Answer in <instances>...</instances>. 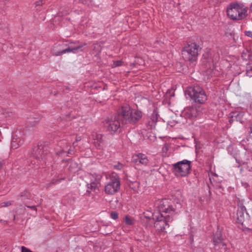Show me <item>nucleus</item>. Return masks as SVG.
<instances>
[{
	"mask_svg": "<svg viewBox=\"0 0 252 252\" xmlns=\"http://www.w3.org/2000/svg\"><path fill=\"white\" fill-rule=\"evenodd\" d=\"M142 113L138 110H132L128 105L123 106L116 115L105 120L104 126L111 134L121 131L120 122L123 125L128 123L134 124L142 117Z\"/></svg>",
	"mask_w": 252,
	"mask_h": 252,
	"instance_id": "f257e3e1",
	"label": "nucleus"
},
{
	"mask_svg": "<svg viewBox=\"0 0 252 252\" xmlns=\"http://www.w3.org/2000/svg\"><path fill=\"white\" fill-rule=\"evenodd\" d=\"M247 9L243 5L237 2L231 3L228 6L227 14L233 20H240L247 16Z\"/></svg>",
	"mask_w": 252,
	"mask_h": 252,
	"instance_id": "f03ea898",
	"label": "nucleus"
},
{
	"mask_svg": "<svg viewBox=\"0 0 252 252\" xmlns=\"http://www.w3.org/2000/svg\"><path fill=\"white\" fill-rule=\"evenodd\" d=\"M185 93L195 103L203 104L207 99L205 91L198 85L188 87Z\"/></svg>",
	"mask_w": 252,
	"mask_h": 252,
	"instance_id": "7ed1b4c3",
	"label": "nucleus"
},
{
	"mask_svg": "<svg viewBox=\"0 0 252 252\" xmlns=\"http://www.w3.org/2000/svg\"><path fill=\"white\" fill-rule=\"evenodd\" d=\"M153 220H155L154 226L157 231L159 233L165 232L166 227H169L168 222L172 221V217L169 215L163 216L161 213H155Z\"/></svg>",
	"mask_w": 252,
	"mask_h": 252,
	"instance_id": "20e7f679",
	"label": "nucleus"
},
{
	"mask_svg": "<svg viewBox=\"0 0 252 252\" xmlns=\"http://www.w3.org/2000/svg\"><path fill=\"white\" fill-rule=\"evenodd\" d=\"M191 162L187 159H184L172 164V170L177 177L187 176L190 173Z\"/></svg>",
	"mask_w": 252,
	"mask_h": 252,
	"instance_id": "39448f33",
	"label": "nucleus"
},
{
	"mask_svg": "<svg viewBox=\"0 0 252 252\" xmlns=\"http://www.w3.org/2000/svg\"><path fill=\"white\" fill-rule=\"evenodd\" d=\"M199 45L191 42L186 45L182 50V56L186 61H195L198 55Z\"/></svg>",
	"mask_w": 252,
	"mask_h": 252,
	"instance_id": "423d86ee",
	"label": "nucleus"
},
{
	"mask_svg": "<svg viewBox=\"0 0 252 252\" xmlns=\"http://www.w3.org/2000/svg\"><path fill=\"white\" fill-rule=\"evenodd\" d=\"M120 188V181L118 175L113 173L110 175L108 182L105 186L104 191L108 195H113Z\"/></svg>",
	"mask_w": 252,
	"mask_h": 252,
	"instance_id": "0eeeda50",
	"label": "nucleus"
},
{
	"mask_svg": "<svg viewBox=\"0 0 252 252\" xmlns=\"http://www.w3.org/2000/svg\"><path fill=\"white\" fill-rule=\"evenodd\" d=\"M238 208L237 213L238 222L246 227L251 226L252 224L250 219V216L247 213L245 207L240 202L238 203Z\"/></svg>",
	"mask_w": 252,
	"mask_h": 252,
	"instance_id": "6e6552de",
	"label": "nucleus"
},
{
	"mask_svg": "<svg viewBox=\"0 0 252 252\" xmlns=\"http://www.w3.org/2000/svg\"><path fill=\"white\" fill-rule=\"evenodd\" d=\"M101 178L102 175L100 174L94 173L91 175L90 183L87 184V191L89 193L93 191L97 192L99 190Z\"/></svg>",
	"mask_w": 252,
	"mask_h": 252,
	"instance_id": "1a4fd4ad",
	"label": "nucleus"
},
{
	"mask_svg": "<svg viewBox=\"0 0 252 252\" xmlns=\"http://www.w3.org/2000/svg\"><path fill=\"white\" fill-rule=\"evenodd\" d=\"M93 144L98 149H102L105 145L104 136L100 132L94 131L91 135Z\"/></svg>",
	"mask_w": 252,
	"mask_h": 252,
	"instance_id": "9d476101",
	"label": "nucleus"
},
{
	"mask_svg": "<svg viewBox=\"0 0 252 252\" xmlns=\"http://www.w3.org/2000/svg\"><path fill=\"white\" fill-rule=\"evenodd\" d=\"M47 148L42 145L35 147L32 152V156L37 160L41 162L47 156Z\"/></svg>",
	"mask_w": 252,
	"mask_h": 252,
	"instance_id": "9b49d317",
	"label": "nucleus"
},
{
	"mask_svg": "<svg viewBox=\"0 0 252 252\" xmlns=\"http://www.w3.org/2000/svg\"><path fill=\"white\" fill-rule=\"evenodd\" d=\"M170 200L167 199H163L157 201L158 207L160 212L165 213H170L174 212L175 209L170 204Z\"/></svg>",
	"mask_w": 252,
	"mask_h": 252,
	"instance_id": "f8f14e48",
	"label": "nucleus"
},
{
	"mask_svg": "<svg viewBox=\"0 0 252 252\" xmlns=\"http://www.w3.org/2000/svg\"><path fill=\"white\" fill-rule=\"evenodd\" d=\"M200 114L198 108L195 106H189L187 107L183 113V114L187 118L193 119L197 117Z\"/></svg>",
	"mask_w": 252,
	"mask_h": 252,
	"instance_id": "ddd939ff",
	"label": "nucleus"
},
{
	"mask_svg": "<svg viewBox=\"0 0 252 252\" xmlns=\"http://www.w3.org/2000/svg\"><path fill=\"white\" fill-rule=\"evenodd\" d=\"M214 243L216 247L218 246L219 249L223 248L225 249V244L223 242V238L221 231L218 228L214 234Z\"/></svg>",
	"mask_w": 252,
	"mask_h": 252,
	"instance_id": "4468645a",
	"label": "nucleus"
},
{
	"mask_svg": "<svg viewBox=\"0 0 252 252\" xmlns=\"http://www.w3.org/2000/svg\"><path fill=\"white\" fill-rule=\"evenodd\" d=\"M132 159L134 163H140L144 166L147 165L149 162L148 157L142 153H138L133 156Z\"/></svg>",
	"mask_w": 252,
	"mask_h": 252,
	"instance_id": "2eb2a0df",
	"label": "nucleus"
},
{
	"mask_svg": "<svg viewBox=\"0 0 252 252\" xmlns=\"http://www.w3.org/2000/svg\"><path fill=\"white\" fill-rule=\"evenodd\" d=\"M244 113L243 112L234 111L230 114V119L229 122L231 123L233 121H236L242 122Z\"/></svg>",
	"mask_w": 252,
	"mask_h": 252,
	"instance_id": "dca6fc26",
	"label": "nucleus"
},
{
	"mask_svg": "<svg viewBox=\"0 0 252 252\" xmlns=\"http://www.w3.org/2000/svg\"><path fill=\"white\" fill-rule=\"evenodd\" d=\"M158 115L156 112H154L151 116L150 120L149 121L147 128L148 129H153L155 127V125L158 121Z\"/></svg>",
	"mask_w": 252,
	"mask_h": 252,
	"instance_id": "f3484780",
	"label": "nucleus"
},
{
	"mask_svg": "<svg viewBox=\"0 0 252 252\" xmlns=\"http://www.w3.org/2000/svg\"><path fill=\"white\" fill-rule=\"evenodd\" d=\"M23 143V141L20 137L14 136L11 140V147L12 149H16Z\"/></svg>",
	"mask_w": 252,
	"mask_h": 252,
	"instance_id": "a211bd4d",
	"label": "nucleus"
},
{
	"mask_svg": "<svg viewBox=\"0 0 252 252\" xmlns=\"http://www.w3.org/2000/svg\"><path fill=\"white\" fill-rule=\"evenodd\" d=\"M40 119V116H37L36 117L33 116H30V117L28 119L27 124L29 125L34 126L38 124Z\"/></svg>",
	"mask_w": 252,
	"mask_h": 252,
	"instance_id": "6ab92c4d",
	"label": "nucleus"
},
{
	"mask_svg": "<svg viewBox=\"0 0 252 252\" xmlns=\"http://www.w3.org/2000/svg\"><path fill=\"white\" fill-rule=\"evenodd\" d=\"M62 144H64L65 145H63V146L62 147V150H61V151L57 152V154L60 155H62L64 153L71 154L72 152L71 151V150H68V147H69L68 143L64 141H63V142H62Z\"/></svg>",
	"mask_w": 252,
	"mask_h": 252,
	"instance_id": "aec40b11",
	"label": "nucleus"
},
{
	"mask_svg": "<svg viewBox=\"0 0 252 252\" xmlns=\"http://www.w3.org/2000/svg\"><path fill=\"white\" fill-rule=\"evenodd\" d=\"M71 46H69L68 48H66L65 49L59 52H56L55 51V49L54 48L52 50V54L56 56H61L63 54L67 53H71Z\"/></svg>",
	"mask_w": 252,
	"mask_h": 252,
	"instance_id": "412c9836",
	"label": "nucleus"
},
{
	"mask_svg": "<svg viewBox=\"0 0 252 252\" xmlns=\"http://www.w3.org/2000/svg\"><path fill=\"white\" fill-rule=\"evenodd\" d=\"M86 45V43H84L83 44H80L75 47L71 46V53L76 54L79 53V52H82L83 51L82 49V47Z\"/></svg>",
	"mask_w": 252,
	"mask_h": 252,
	"instance_id": "4be33fe9",
	"label": "nucleus"
},
{
	"mask_svg": "<svg viewBox=\"0 0 252 252\" xmlns=\"http://www.w3.org/2000/svg\"><path fill=\"white\" fill-rule=\"evenodd\" d=\"M246 74L249 77H252V63L247 64Z\"/></svg>",
	"mask_w": 252,
	"mask_h": 252,
	"instance_id": "5701e85b",
	"label": "nucleus"
},
{
	"mask_svg": "<svg viewBox=\"0 0 252 252\" xmlns=\"http://www.w3.org/2000/svg\"><path fill=\"white\" fill-rule=\"evenodd\" d=\"M20 197L24 200L30 199L31 198V194L28 191L25 190L21 193Z\"/></svg>",
	"mask_w": 252,
	"mask_h": 252,
	"instance_id": "b1692460",
	"label": "nucleus"
},
{
	"mask_svg": "<svg viewBox=\"0 0 252 252\" xmlns=\"http://www.w3.org/2000/svg\"><path fill=\"white\" fill-rule=\"evenodd\" d=\"M69 170L71 172H75L77 170V164L76 162H72L69 166Z\"/></svg>",
	"mask_w": 252,
	"mask_h": 252,
	"instance_id": "393cba45",
	"label": "nucleus"
},
{
	"mask_svg": "<svg viewBox=\"0 0 252 252\" xmlns=\"http://www.w3.org/2000/svg\"><path fill=\"white\" fill-rule=\"evenodd\" d=\"M125 223L128 225H131L133 224L132 220L130 219L128 216H126L125 219Z\"/></svg>",
	"mask_w": 252,
	"mask_h": 252,
	"instance_id": "a878e982",
	"label": "nucleus"
},
{
	"mask_svg": "<svg viewBox=\"0 0 252 252\" xmlns=\"http://www.w3.org/2000/svg\"><path fill=\"white\" fill-rule=\"evenodd\" d=\"M122 62L121 61H113V64L112 65V66L113 67H115L117 66H121L122 65Z\"/></svg>",
	"mask_w": 252,
	"mask_h": 252,
	"instance_id": "bb28decb",
	"label": "nucleus"
},
{
	"mask_svg": "<svg viewBox=\"0 0 252 252\" xmlns=\"http://www.w3.org/2000/svg\"><path fill=\"white\" fill-rule=\"evenodd\" d=\"M12 202H13V201L3 202L1 203L0 205L2 207H6L11 205L12 204Z\"/></svg>",
	"mask_w": 252,
	"mask_h": 252,
	"instance_id": "cd10ccee",
	"label": "nucleus"
},
{
	"mask_svg": "<svg viewBox=\"0 0 252 252\" xmlns=\"http://www.w3.org/2000/svg\"><path fill=\"white\" fill-rule=\"evenodd\" d=\"M123 164L119 162L114 165V168L117 170H122L123 168Z\"/></svg>",
	"mask_w": 252,
	"mask_h": 252,
	"instance_id": "c85d7f7f",
	"label": "nucleus"
},
{
	"mask_svg": "<svg viewBox=\"0 0 252 252\" xmlns=\"http://www.w3.org/2000/svg\"><path fill=\"white\" fill-rule=\"evenodd\" d=\"M169 149V146L167 144H165L162 148V152L165 154L167 153Z\"/></svg>",
	"mask_w": 252,
	"mask_h": 252,
	"instance_id": "c756f323",
	"label": "nucleus"
},
{
	"mask_svg": "<svg viewBox=\"0 0 252 252\" xmlns=\"http://www.w3.org/2000/svg\"><path fill=\"white\" fill-rule=\"evenodd\" d=\"M111 217L113 220H116L118 218V214L116 212H112L111 213Z\"/></svg>",
	"mask_w": 252,
	"mask_h": 252,
	"instance_id": "7c9ffc66",
	"label": "nucleus"
},
{
	"mask_svg": "<svg viewBox=\"0 0 252 252\" xmlns=\"http://www.w3.org/2000/svg\"><path fill=\"white\" fill-rule=\"evenodd\" d=\"M93 50H96L97 52H100L101 50L100 45L97 43L94 44V45Z\"/></svg>",
	"mask_w": 252,
	"mask_h": 252,
	"instance_id": "2f4dec72",
	"label": "nucleus"
},
{
	"mask_svg": "<svg viewBox=\"0 0 252 252\" xmlns=\"http://www.w3.org/2000/svg\"><path fill=\"white\" fill-rule=\"evenodd\" d=\"M21 252H32L30 250L28 249L24 246L21 247Z\"/></svg>",
	"mask_w": 252,
	"mask_h": 252,
	"instance_id": "473e14b6",
	"label": "nucleus"
},
{
	"mask_svg": "<svg viewBox=\"0 0 252 252\" xmlns=\"http://www.w3.org/2000/svg\"><path fill=\"white\" fill-rule=\"evenodd\" d=\"M193 252H204V250L201 248H196Z\"/></svg>",
	"mask_w": 252,
	"mask_h": 252,
	"instance_id": "72a5a7b5",
	"label": "nucleus"
},
{
	"mask_svg": "<svg viewBox=\"0 0 252 252\" xmlns=\"http://www.w3.org/2000/svg\"><path fill=\"white\" fill-rule=\"evenodd\" d=\"M26 206L27 208H30L31 209L34 210L35 211H36V206H35V205H32V206L26 205Z\"/></svg>",
	"mask_w": 252,
	"mask_h": 252,
	"instance_id": "f704fd0d",
	"label": "nucleus"
},
{
	"mask_svg": "<svg viewBox=\"0 0 252 252\" xmlns=\"http://www.w3.org/2000/svg\"><path fill=\"white\" fill-rule=\"evenodd\" d=\"M42 3V0H39L36 2V5H41Z\"/></svg>",
	"mask_w": 252,
	"mask_h": 252,
	"instance_id": "c9c22d12",
	"label": "nucleus"
},
{
	"mask_svg": "<svg viewBox=\"0 0 252 252\" xmlns=\"http://www.w3.org/2000/svg\"><path fill=\"white\" fill-rule=\"evenodd\" d=\"M246 35L248 36L252 37V32L248 31L247 32Z\"/></svg>",
	"mask_w": 252,
	"mask_h": 252,
	"instance_id": "e433bc0d",
	"label": "nucleus"
},
{
	"mask_svg": "<svg viewBox=\"0 0 252 252\" xmlns=\"http://www.w3.org/2000/svg\"><path fill=\"white\" fill-rule=\"evenodd\" d=\"M63 179H61L60 180H57L56 181L52 182V183L54 184H56L57 183H60L61 182V180H63Z\"/></svg>",
	"mask_w": 252,
	"mask_h": 252,
	"instance_id": "4c0bfd02",
	"label": "nucleus"
},
{
	"mask_svg": "<svg viewBox=\"0 0 252 252\" xmlns=\"http://www.w3.org/2000/svg\"><path fill=\"white\" fill-rule=\"evenodd\" d=\"M218 58H219V56H218V54H216V55H215V60H214V61H217L218 60Z\"/></svg>",
	"mask_w": 252,
	"mask_h": 252,
	"instance_id": "58836bf2",
	"label": "nucleus"
},
{
	"mask_svg": "<svg viewBox=\"0 0 252 252\" xmlns=\"http://www.w3.org/2000/svg\"><path fill=\"white\" fill-rule=\"evenodd\" d=\"M250 133H252V123L250 125Z\"/></svg>",
	"mask_w": 252,
	"mask_h": 252,
	"instance_id": "ea45409f",
	"label": "nucleus"
},
{
	"mask_svg": "<svg viewBox=\"0 0 252 252\" xmlns=\"http://www.w3.org/2000/svg\"><path fill=\"white\" fill-rule=\"evenodd\" d=\"M81 140V138L80 137H76V141H80Z\"/></svg>",
	"mask_w": 252,
	"mask_h": 252,
	"instance_id": "a19ab883",
	"label": "nucleus"
},
{
	"mask_svg": "<svg viewBox=\"0 0 252 252\" xmlns=\"http://www.w3.org/2000/svg\"><path fill=\"white\" fill-rule=\"evenodd\" d=\"M250 10L252 12V3L250 5Z\"/></svg>",
	"mask_w": 252,
	"mask_h": 252,
	"instance_id": "79ce46f5",
	"label": "nucleus"
},
{
	"mask_svg": "<svg viewBox=\"0 0 252 252\" xmlns=\"http://www.w3.org/2000/svg\"><path fill=\"white\" fill-rule=\"evenodd\" d=\"M2 163L1 161H0V169H1V168L2 167Z\"/></svg>",
	"mask_w": 252,
	"mask_h": 252,
	"instance_id": "37998d69",
	"label": "nucleus"
},
{
	"mask_svg": "<svg viewBox=\"0 0 252 252\" xmlns=\"http://www.w3.org/2000/svg\"><path fill=\"white\" fill-rule=\"evenodd\" d=\"M41 201H42V199H40V202H39L40 204L41 203Z\"/></svg>",
	"mask_w": 252,
	"mask_h": 252,
	"instance_id": "c03bdc74",
	"label": "nucleus"
}]
</instances>
